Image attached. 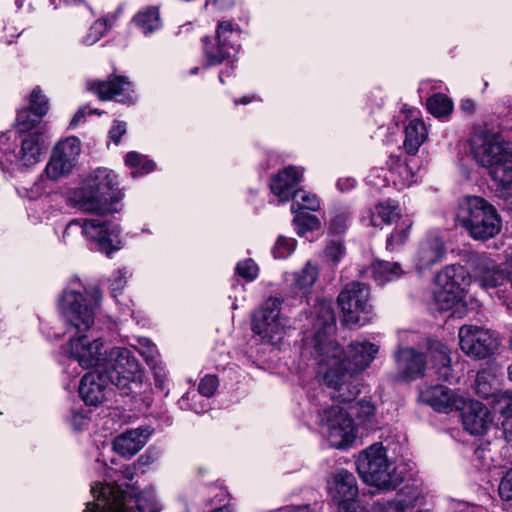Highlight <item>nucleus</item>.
Returning a JSON list of instances; mask_svg holds the SVG:
<instances>
[{
	"mask_svg": "<svg viewBox=\"0 0 512 512\" xmlns=\"http://www.w3.org/2000/svg\"><path fill=\"white\" fill-rule=\"evenodd\" d=\"M403 273L399 263L377 260L372 264V275L379 285L398 279Z\"/></svg>",
	"mask_w": 512,
	"mask_h": 512,
	"instance_id": "34",
	"label": "nucleus"
},
{
	"mask_svg": "<svg viewBox=\"0 0 512 512\" xmlns=\"http://www.w3.org/2000/svg\"><path fill=\"white\" fill-rule=\"evenodd\" d=\"M302 178V168L295 166L285 167L271 179V192L278 198L279 202H287L297 193L296 186L302 181Z\"/></svg>",
	"mask_w": 512,
	"mask_h": 512,
	"instance_id": "21",
	"label": "nucleus"
},
{
	"mask_svg": "<svg viewBox=\"0 0 512 512\" xmlns=\"http://www.w3.org/2000/svg\"><path fill=\"white\" fill-rule=\"evenodd\" d=\"M125 165L132 169L131 175L133 177L146 175L156 168V164L152 160L135 151L127 153L125 156Z\"/></svg>",
	"mask_w": 512,
	"mask_h": 512,
	"instance_id": "37",
	"label": "nucleus"
},
{
	"mask_svg": "<svg viewBox=\"0 0 512 512\" xmlns=\"http://www.w3.org/2000/svg\"><path fill=\"white\" fill-rule=\"evenodd\" d=\"M77 228L81 230V233L88 241L96 245L99 251L108 256L122 247L121 229L117 223L95 218L75 219L68 225L69 230Z\"/></svg>",
	"mask_w": 512,
	"mask_h": 512,
	"instance_id": "11",
	"label": "nucleus"
},
{
	"mask_svg": "<svg viewBox=\"0 0 512 512\" xmlns=\"http://www.w3.org/2000/svg\"><path fill=\"white\" fill-rule=\"evenodd\" d=\"M470 276L461 265H449L436 276L433 291L434 303L440 311H451L461 317L465 311V291L470 285Z\"/></svg>",
	"mask_w": 512,
	"mask_h": 512,
	"instance_id": "7",
	"label": "nucleus"
},
{
	"mask_svg": "<svg viewBox=\"0 0 512 512\" xmlns=\"http://www.w3.org/2000/svg\"><path fill=\"white\" fill-rule=\"evenodd\" d=\"M33 135H34V145L39 144V145L47 146V144H48L47 140L49 139V130L47 127V123L43 122V123L36 124V122L34 121Z\"/></svg>",
	"mask_w": 512,
	"mask_h": 512,
	"instance_id": "52",
	"label": "nucleus"
},
{
	"mask_svg": "<svg viewBox=\"0 0 512 512\" xmlns=\"http://www.w3.org/2000/svg\"><path fill=\"white\" fill-rule=\"evenodd\" d=\"M459 343L466 355L476 359L489 357L498 347V342L490 331L471 325H464L459 329Z\"/></svg>",
	"mask_w": 512,
	"mask_h": 512,
	"instance_id": "14",
	"label": "nucleus"
},
{
	"mask_svg": "<svg viewBox=\"0 0 512 512\" xmlns=\"http://www.w3.org/2000/svg\"><path fill=\"white\" fill-rule=\"evenodd\" d=\"M378 352L379 346L366 340L352 341L345 352L334 340L318 339L314 352L317 375L324 385L335 390L333 399L349 402L358 392L351 383L353 375L367 369Z\"/></svg>",
	"mask_w": 512,
	"mask_h": 512,
	"instance_id": "2",
	"label": "nucleus"
},
{
	"mask_svg": "<svg viewBox=\"0 0 512 512\" xmlns=\"http://www.w3.org/2000/svg\"><path fill=\"white\" fill-rule=\"evenodd\" d=\"M473 273L476 281L484 289L495 288L506 281V275L496 262L490 258L479 256L472 260Z\"/></svg>",
	"mask_w": 512,
	"mask_h": 512,
	"instance_id": "26",
	"label": "nucleus"
},
{
	"mask_svg": "<svg viewBox=\"0 0 512 512\" xmlns=\"http://www.w3.org/2000/svg\"><path fill=\"white\" fill-rule=\"evenodd\" d=\"M428 357L432 363L431 368L435 369V373L439 379L452 382L454 376L452 374L451 359L449 349L439 341H431L428 349Z\"/></svg>",
	"mask_w": 512,
	"mask_h": 512,
	"instance_id": "29",
	"label": "nucleus"
},
{
	"mask_svg": "<svg viewBox=\"0 0 512 512\" xmlns=\"http://www.w3.org/2000/svg\"><path fill=\"white\" fill-rule=\"evenodd\" d=\"M80 153L81 142L77 137L71 136L59 141L46 165V177L57 180L68 175L75 167Z\"/></svg>",
	"mask_w": 512,
	"mask_h": 512,
	"instance_id": "13",
	"label": "nucleus"
},
{
	"mask_svg": "<svg viewBox=\"0 0 512 512\" xmlns=\"http://www.w3.org/2000/svg\"><path fill=\"white\" fill-rule=\"evenodd\" d=\"M350 417H356L357 425L366 429H374L378 425V417L375 406L366 400H360L349 405Z\"/></svg>",
	"mask_w": 512,
	"mask_h": 512,
	"instance_id": "31",
	"label": "nucleus"
},
{
	"mask_svg": "<svg viewBox=\"0 0 512 512\" xmlns=\"http://www.w3.org/2000/svg\"><path fill=\"white\" fill-rule=\"evenodd\" d=\"M355 184H356L355 179L350 178V177L340 178L337 181V187L341 191H348V190L352 189L355 186Z\"/></svg>",
	"mask_w": 512,
	"mask_h": 512,
	"instance_id": "59",
	"label": "nucleus"
},
{
	"mask_svg": "<svg viewBox=\"0 0 512 512\" xmlns=\"http://www.w3.org/2000/svg\"><path fill=\"white\" fill-rule=\"evenodd\" d=\"M327 490L337 505L354 501L358 496L356 478L345 469H340L331 475L327 481Z\"/></svg>",
	"mask_w": 512,
	"mask_h": 512,
	"instance_id": "19",
	"label": "nucleus"
},
{
	"mask_svg": "<svg viewBox=\"0 0 512 512\" xmlns=\"http://www.w3.org/2000/svg\"><path fill=\"white\" fill-rule=\"evenodd\" d=\"M240 34L238 24L229 20L219 21L215 35L202 39L206 66H217L225 61H232L240 47Z\"/></svg>",
	"mask_w": 512,
	"mask_h": 512,
	"instance_id": "8",
	"label": "nucleus"
},
{
	"mask_svg": "<svg viewBox=\"0 0 512 512\" xmlns=\"http://www.w3.org/2000/svg\"><path fill=\"white\" fill-rule=\"evenodd\" d=\"M392 163L390 172L395 184L399 183L404 187H409L416 182L415 174L408 163L402 162L399 158H392Z\"/></svg>",
	"mask_w": 512,
	"mask_h": 512,
	"instance_id": "39",
	"label": "nucleus"
},
{
	"mask_svg": "<svg viewBox=\"0 0 512 512\" xmlns=\"http://www.w3.org/2000/svg\"><path fill=\"white\" fill-rule=\"evenodd\" d=\"M311 323L314 332L309 348L310 354L314 358L315 344L318 339L333 340L330 334L335 329L336 318L330 301L322 300L314 306L311 312Z\"/></svg>",
	"mask_w": 512,
	"mask_h": 512,
	"instance_id": "17",
	"label": "nucleus"
},
{
	"mask_svg": "<svg viewBox=\"0 0 512 512\" xmlns=\"http://www.w3.org/2000/svg\"><path fill=\"white\" fill-rule=\"evenodd\" d=\"M133 22L144 35H150L162 26L159 9L155 6L140 10L133 17Z\"/></svg>",
	"mask_w": 512,
	"mask_h": 512,
	"instance_id": "32",
	"label": "nucleus"
},
{
	"mask_svg": "<svg viewBox=\"0 0 512 512\" xmlns=\"http://www.w3.org/2000/svg\"><path fill=\"white\" fill-rule=\"evenodd\" d=\"M424 497L416 487H404L392 500L377 502L373 507L374 512H406L407 510L421 505Z\"/></svg>",
	"mask_w": 512,
	"mask_h": 512,
	"instance_id": "27",
	"label": "nucleus"
},
{
	"mask_svg": "<svg viewBox=\"0 0 512 512\" xmlns=\"http://www.w3.org/2000/svg\"><path fill=\"white\" fill-rule=\"evenodd\" d=\"M343 322L348 326L364 325L373 311L370 287L360 282L345 285L337 298Z\"/></svg>",
	"mask_w": 512,
	"mask_h": 512,
	"instance_id": "9",
	"label": "nucleus"
},
{
	"mask_svg": "<svg viewBox=\"0 0 512 512\" xmlns=\"http://www.w3.org/2000/svg\"><path fill=\"white\" fill-rule=\"evenodd\" d=\"M375 214L386 224H390L402 217L401 208L396 202L390 199L380 201L375 206Z\"/></svg>",
	"mask_w": 512,
	"mask_h": 512,
	"instance_id": "40",
	"label": "nucleus"
},
{
	"mask_svg": "<svg viewBox=\"0 0 512 512\" xmlns=\"http://www.w3.org/2000/svg\"><path fill=\"white\" fill-rule=\"evenodd\" d=\"M280 512H317L309 505L288 506L280 510Z\"/></svg>",
	"mask_w": 512,
	"mask_h": 512,
	"instance_id": "60",
	"label": "nucleus"
},
{
	"mask_svg": "<svg viewBox=\"0 0 512 512\" xmlns=\"http://www.w3.org/2000/svg\"><path fill=\"white\" fill-rule=\"evenodd\" d=\"M475 102L471 99H464L461 101L460 108L467 114H472L475 111Z\"/></svg>",
	"mask_w": 512,
	"mask_h": 512,
	"instance_id": "62",
	"label": "nucleus"
},
{
	"mask_svg": "<svg viewBox=\"0 0 512 512\" xmlns=\"http://www.w3.org/2000/svg\"><path fill=\"white\" fill-rule=\"evenodd\" d=\"M260 100L259 97H257L256 95H247V96H244L240 99H236L234 101L235 105H238V104H243V105H247L253 101H258Z\"/></svg>",
	"mask_w": 512,
	"mask_h": 512,
	"instance_id": "64",
	"label": "nucleus"
},
{
	"mask_svg": "<svg viewBox=\"0 0 512 512\" xmlns=\"http://www.w3.org/2000/svg\"><path fill=\"white\" fill-rule=\"evenodd\" d=\"M291 211L294 214L293 224L298 236L308 238L309 233L321 228V222L317 216L307 211L296 210L295 205L291 206Z\"/></svg>",
	"mask_w": 512,
	"mask_h": 512,
	"instance_id": "33",
	"label": "nucleus"
},
{
	"mask_svg": "<svg viewBox=\"0 0 512 512\" xmlns=\"http://www.w3.org/2000/svg\"><path fill=\"white\" fill-rule=\"evenodd\" d=\"M456 220L473 239L481 241L493 238L502 227L495 207L478 196H466L459 201Z\"/></svg>",
	"mask_w": 512,
	"mask_h": 512,
	"instance_id": "5",
	"label": "nucleus"
},
{
	"mask_svg": "<svg viewBox=\"0 0 512 512\" xmlns=\"http://www.w3.org/2000/svg\"><path fill=\"white\" fill-rule=\"evenodd\" d=\"M87 113H88V111H87L86 107L79 109L73 116L70 126L71 127L77 126L85 118Z\"/></svg>",
	"mask_w": 512,
	"mask_h": 512,
	"instance_id": "61",
	"label": "nucleus"
},
{
	"mask_svg": "<svg viewBox=\"0 0 512 512\" xmlns=\"http://www.w3.org/2000/svg\"><path fill=\"white\" fill-rule=\"evenodd\" d=\"M236 4V0H207L206 7L215 12L228 11Z\"/></svg>",
	"mask_w": 512,
	"mask_h": 512,
	"instance_id": "56",
	"label": "nucleus"
},
{
	"mask_svg": "<svg viewBox=\"0 0 512 512\" xmlns=\"http://www.w3.org/2000/svg\"><path fill=\"white\" fill-rule=\"evenodd\" d=\"M423 402L430 405L438 412L458 410L464 403V396L454 393L445 386L437 385L423 390L420 394Z\"/></svg>",
	"mask_w": 512,
	"mask_h": 512,
	"instance_id": "23",
	"label": "nucleus"
},
{
	"mask_svg": "<svg viewBox=\"0 0 512 512\" xmlns=\"http://www.w3.org/2000/svg\"><path fill=\"white\" fill-rule=\"evenodd\" d=\"M337 512H366V511L359 508L356 505L355 500H354V501H351L348 503L339 504Z\"/></svg>",
	"mask_w": 512,
	"mask_h": 512,
	"instance_id": "58",
	"label": "nucleus"
},
{
	"mask_svg": "<svg viewBox=\"0 0 512 512\" xmlns=\"http://www.w3.org/2000/svg\"><path fill=\"white\" fill-rule=\"evenodd\" d=\"M319 273V265L308 260L300 270L285 274V281L293 292L306 294L318 280Z\"/></svg>",
	"mask_w": 512,
	"mask_h": 512,
	"instance_id": "28",
	"label": "nucleus"
},
{
	"mask_svg": "<svg viewBox=\"0 0 512 512\" xmlns=\"http://www.w3.org/2000/svg\"><path fill=\"white\" fill-rule=\"evenodd\" d=\"M428 130L419 118L409 120L405 126L404 148L410 155H415L420 146L427 140Z\"/></svg>",
	"mask_w": 512,
	"mask_h": 512,
	"instance_id": "30",
	"label": "nucleus"
},
{
	"mask_svg": "<svg viewBox=\"0 0 512 512\" xmlns=\"http://www.w3.org/2000/svg\"><path fill=\"white\" fill-rule=\"evenodd\" d=\"M348 219L349 213L346 210L333 212V215L330 219L329 230L333 234L344 233L347 228Z\"/></svg>",
	"mask_w": 512,
	"mask_h": 512,
	"instance_id": "47",
	"label": "nucleus"
},
{
	"mask_svg": "<svg viewBox=\"0 0 512 512\" xmlns=\"http://www.w3.org/2000/svg\"><path fill=\"white\" fill-rule=\"evenodd\" d=\"M413 223L412 218L409 216H405L401 219L387 239V248L389 250H395L396 248L403 246L408 241Z\"/></svg>",
	"mask_w": 512,
	"mask_h": 512,
	"instance_id": "38",
	"label": "nucleus"
},
{
	"mask_svg": "<svg viewBox=\"0 0 512 512\" xmlns=\"http://www.w3.org/2000/svg\"><path fill=\"white\" fill-rule=\"evenodd\" d=\"M319 423L325 429L330 445L349 447L356 439V428L345 407L333 405L319 412Z\"/></svg>",
	"mask_w": 512,
	"mask_h": 512,
	"instance_id": "12",
	"label": "nucleus"
},
{
	"mask_svg": "<svg viewBox=\"0 0 512 512\" xmlns=\"http://www.w3.org/2000/svg\"><path fill=\"white\" fill-rule=\"evenodd\" d=\"M100 296L87 290L77 276L71 277L62 291L58 308L62 317L76 328L77 335L65 345V353L83 369L107 367L109 379L123 394H137L143 383L144 372L133 353L125 347L104 350L100 337L86 332L94 324Z\"/></svg>",
	"mask_w": 512,
	"mask_h": 512,
	"instance_id": "1",
	"label": "nucleus"
},
{
	"mask_svg": "<svg viewBox=\"0 0 512 512\" xmlns=\"http://www.w3.org/2000/svg\"><path fill=\"white\" fill-rule=\"evenodd\" d=\"M494 410L505 417L512 416V391H500L492 400Z\"/></svg>",
	"mask_w": 512,
	"mask_h": 512,
	"instance_id": "45",
	"label": "nucleus"
},
{
	"mask_svg": "<svg viewBox=\"0 0 512 512\" xmlns=\"http://www.w3.org/2000/svg\"><path fill=\"white\" fill-rule=\"evenodd\" d=\"M363 481L380 490H394L403 482V474L389 461L386 449L378 443L363 450L356 459Z\"/></svg>",
	"mask_w": 512,
	"mask_h": 512,
	"instance_id": "6",
	"label": "nucleus"
},
{
	"mask_svg": "<svg viewBox=\"0 0 512 512\" xmlns=\"http://www.w3.org/2000/svg\"><path fill=\"white\" fill-rule=\"evenodd\" d=\"M110 389L107 386L106 378L94 372L83 376L79 385V394L86 405L98 406L108 397Z\"/></svg>",
	"mask_w": 512,
	"mask_h": 512,
	"instance_id": "25",
	"label": "nucleus"
},
{
	"mask_svg": "<svg viewBox=\"0 0 512 512\" xmlns=\"http://www.w3.org/2000/svg\"><path fill=\"white\" fill-rule=\"evenodd\" d=\"M397 377L403 381H412L424 375L426 361L423 355L410 347L400 348L395 353Z\"/></svg>",
	"mask_w": 512,
	"mask_h": 512,
	"instance_id": "22",
	"label": "nucleus"
},
{
	"mask_svg": "<svg viewBox=\"0 0 512 512\" xmlns=\"http://www.w3.org/2000/svg\"><path fill=\"white\" fill-rule=\"evenodd\" d=\"M281 309L282 300L270 297L254 312L251 328L263 342L276 344L283 338L288 321Z\"/></svg>",
	"mask_w": 512,
	"mask_h": 512,
	"instance_id": "10",
	"label": "nucleus"
},
{
	"mask_svg": "<svg viewBox=\"0 0 512 512\" xmlns=\"http://www.w3.org/2000/svg\"><path fill=\"white\" fill-rule=\"evenodd\" d=\"M475 161L486 168L498 190L512 185V151L499 133L481 131L471 138Z\"/></svg>",
	"mask_w": 512,
	"mask_h": 512,
	"instance_id": "4",
	"label": "nucleus"
},
{
	"mask_svg": "<svg viewBox=\"0 0 512 512\" xmlns=\"http://www.w3.org/2000/svg\"><path fill=\"white\" fill-rule=\"evenodd\" d=\"M126 133V124L120 121H114L111 129L109 130L110 138L118 144L120 138Z\"/></svg>",
	"mask_w": 512,
	"mask_h": 512,
	"instance_id": "57",
	"label": "nucleus"
},
{
	"mask_svg": "<svg viewBox=\"0 0 512 512\" xmlns=\"http://www.w3.org/2000/svg\"><path fill=\"white\" fill-rule=\"evenodd\" d=\"M50 109L49 100L40 89L34 88V118L44 117Z\"/></svg>",
	"mask_w": 512,
	"mask_h": 512,
	"instance_id": "48",
	"label": "nucleus"
},
{
	"mask_svg": "<svg viewBox=\"0 0 512 512\" xmlns=\"http://www.w3.org/2000/svg\"><path fill=\"white\" fill-rule=\"evenodd\" d=\"M236 273L246 281H254L258 277L259 267L253 259H245L237 263Z\"/></svg>",
	"mask_w": 512,
	"mask_h": 512,
	"instance_id": "46",
	"label": "nucleus"
},
{
	"mask_svg": "<svg viewBox=\"0 0 512 512\" xmlns=\"http://www.w3.org/2000/svg\"><path fill=\"white\" fill-rule=\"evenodd\" d=\"M344 252V246L339 241L331 242L325 250L326 256L334 263H338L340 261Z\"/></svg>",
	"mask_w": 512,
	"mask_h": 512,
	"instance_id": "53",
	"label": "nucleus"
},
{
	"mask_svg": "<svg viewBox=\"0 0 512 512\" xmlns=\"http://www.w3.org/2000/svg\"><path fill=\"white\" fill-rule=\"evenodd\" d=\"M152 431L149 427H137L127 430L113 441V449L123 457H132L137 454L147 443Z\"/></svg>",
	"mask_w": 512,
	"mask_h": 512,
	"instance_id": "24",
	"label": "nucleus"
},
{
	"mask_svg": "<svg viewBox=\"0 0 512 512\" xmlns=\"http://www.w3.org/2000/svg\"><path fill=\"white\" fill-rule=\"evenodd\" d=\"M128 271L126 269L117 270L112 273L110 278V288L114 296L120 293L126 286Z\"/></svg>",
	"mask_w": 512,
	"mask_h": 512,
	"instance_id": "49",
	"label": "nucleus"
},
{
	"mask_svg": "<svg viewBox=\"0 0 512 512\" xmlns=\"http://www.w3.org/2000/svg\"><path fill=\"white\" fill-rule=\"evenodd\" d=\"M136 349L149 366L161 361L157 347L148 338H139L137 340Z\"/></svg>",
	"mask_w": 512,
	"mask_h": 512,
	"instance_id": "44",
	"label": "nucleus"
},
{
	"mask_svg": "<svg viewBox=\"0 0 512 512\" xmlns=\"http://www.w3.org/2000/svg\"><path fill=\"white\" fill-rule=\"evenodd\" d=\"M443 237L437 232H429L418 244L413 263L418 272H423L442 261L445 255Z\"/></svg>",
	"mask_w": 512,
	"mask_h": 512,
	"instance_id": "16",
	"label": "nucleus"
},
{
	"mask_svg": "<svg viewBox=\"0 0 512 512\" xmlns=\"http://www.w3.org/2000/svg\"><path fill=\"white\" fill-rule=\"evenodd\" d=\"M218 386V380L213 375H206L199 383L198 391L205 397H211Z\"/></svg>",
	"mask_w": 512,
	"mask_h": 512,
	"instance_id": "50",
	"label": "nucleus"
},
{
	"mask_svg": "<svg viewBox=\"0 0 512 512\" xmlns=\"http://www.w3.org/2000/svg\"><path fill=\"white\" fill-rule=\"evenodd\" d=\"M296 210L302 211H317L320 208V201L318 197L308 191L298 190L293 197Z\"/></svg>",
	"mask_w": 512,
	"mask_h": 512,
	"instance_id": "42",
	"label": "nucleus"
},
{
	"mask_svg": "<svg viewBox=\"0 0 512 512\" xmlns=\"http://www.w3.org/2000/svg\"><path fill=\"white\" fill-rule=\"evenodd\" d=\"M297 246L294 238L279 236L272 248V254L275 259H286L293 254Z\"/></svg>",
	"mask_w": 512,
	"mask_h": 512,
	"instance_id": "43",
	"label": "nucleus"
},
{
	"mask_svg": "<svg viewBox=\"0 0 512 512\" xmlns=\"http://www.w3.org/2000/svg\"><path fill=\"white\" fill-rule=\"evenodd\" d=\"M121 199L117 175L107 168L93 170L72 195L75 207L98 215L118 212V203Z\"/></svg>",
	"mask_w": 512,
	"mask_h": 512,
	"instance_id": "3",
	"label": "nucleus"
},
{
	"mask_svg": "<svg viewBox=\"0 0 512 512\" xmlns=\"http://www.w3.org/2000/svg\"><path fill=\"white\" fill-rule=\"evenodd\" d=\"M499 495L505 501H512V469L506 472L499 484Z\"/></svg>",
	"mask_w": 512,
	"mask_h": 512,
	"instance_id": "51",
	"label": "nucleus"
},
{
	"mask_svg": "<svg viewBox=\"0 0 512 512\" xmlns=\"http://www.w3.org/2000/svg\"><path fill=\"white\" fill-rule=\"evenodd\" d=\"M497 384L498 381L495 375L489 371H481L476 376L475 391L480 397L490 400V404L492 405V400L500 392L497 388Z\"/></svg>",
	"mask_w": 512,
	"mask_h": 512,
	"instance_id": "35",
	"label": "nucleus"
},
{
	"mask_svg": "<svg viewBox=\"0 0 512 512\" xmlns=\"http://www.w3.org/2000/svg\"><path fill=\"white\" fill-rule=\"evenodd\" d=\"M70 424L75 430H82L88 425V417L80 410H72L69 418Z\"/></svg>",
	"mask_w": 512,
	"mask_h": 512,
	"instance_id": "55",
	"label": "nucleus"
},
{
	"mask_svg": "<svg viewBox=\"0 0 512 512\" xmlns=\"http://www.w3.org/2000/svg\"><path fill=\"white\" fill-rule=\"evenodd\" d=\"M462 423L470 434L483 435L493 424V416L486 406L477 400L464 397V403L458 408Z\"/></svg>",
	"mask_w": 512,
	"mask_h": 512,
	"instance_id": "15",
	"label": "nucleus"
},
{
	"mask_svg": "<svg viewBox=\"0 0 512 512\" xmlns=\"http://www.w3.org/2000/svg\"><path fill=\"white\" fill-rule=\"evenodd\" d=\"M32 95L30 96L29 103L26 107L18 111L15 128L20 137L21 148L15 158L17 161L28 169L31 165L32 158Z\"/></svg>",
	"mask_w": 512,
	"mask_h": 512,
	"instance_id": "20",
	"label": "nucleus"
},
{
	"mask_svg": "<svg viewBox=\"0 0 512 512\" xmlns=\"http://www.w3.org/2000/svg\"><path fill=\"white\" fill-rule=\"evenodd\" d=\"M88 89L102 100L117 99L120 102H132V84L122 76H115L107 81L88 82Z\"/></svg>",
	"mask_w": 512,
	"mask_h": 512,
	"instance_id": "18",
	"label": "nucleus"
},
{
	"mask_svg": "<svg viewBox=\"0 0 512 512\" xmlns=\"http://www.w3.org/2000/svg\"><path fill=\"white\" fill-rule=\"evenodd\" d=\"M150 367L154 373L156 386L160 389H164L167 379V373L164 365L162 364V361H158L154 363V365H150Z\"/></svg>",
	"mask_w": 512,
	"mask_h": 512,
	"instance_id": "54",
	"label": "nucleus"
},
{
	"mask_svg": "<svg viewBox=\"0 0 512 512\" xmlns=\"http://www.w3.org/2000/svg\"><path fill=\"white\" fill-rule=\"evenodd\" d=\"M191 393L187 392L182 398L179 400V405L182 409H193L195 412H199L197 407L189 405L188 401L190 400Z\"/></svg>",
	"mask_w": 512,
	"mask_h": 512,
	"instance_id": "63",
	"label": "nucleus"
},
{
	"mask_svg": "<svg viewBox=\"0 0 512 512\" xmlns=\"http://www.w3.org/2000/svg\"><path fill=\"white\" fill-rule=\"evenodd\" d=\"M117 20L116 14H109L96 20L89 28L88 33L83 37L82 42L87 46L97 43L110 30Z\"/></svg>",
	"mask_w": 512,
	"mask_h": 512,
	"instance_id": "36",
	"label": "nucleus"
},
{
	"mask_svg": "<svg viewBox=\"0 0 512 512\" xmlns=\"http://www.w3.org/2000/svg\"><path fill=\"white\" fill-rule=\"evenodd\" d=\"M427 108L436 117L449 115L453 110V103L444 94H435L427 101Z\"/></svg>",
	"mask_w": 512,
	"mask_h": 512,
	"instance_id": "41",
	"label": "nucleus"
}]
</instances>
